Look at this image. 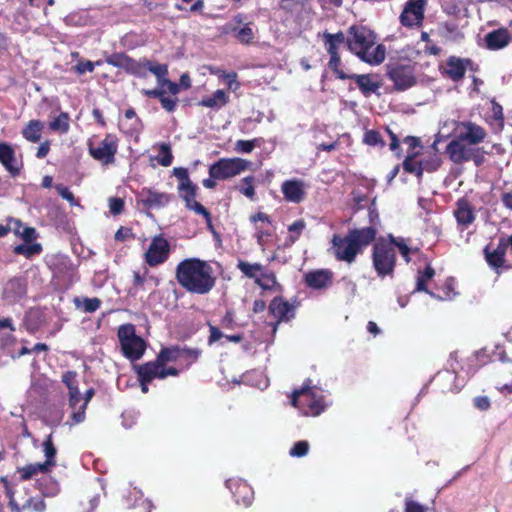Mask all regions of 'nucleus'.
Wrapping results in <instances>:
<instances>
[{
	"label": "nucleus",
	"mask_w": 512,
	"mask_h": 512,
	"mask_svg": "<svg viewBox=\"0 0 512 512\" xmlns=\"http://www.w3.org/2000/svg\"><path fill=\"white\" fill-rule=\"evenodd\" d=\"M175 277L182 288L198 295L208 294L216 284L212 266L199 258L181 261L176 266Z\"/></svg>",
	"instance_id": "1"
},
{
	"label": "nucleus",
	"mask_w": 512,
	"mask_h": 512,
	"mask_svg": "<svg viewBox=\"0 0 512 512\" xmlns=\"http://www.w3.org/2000/svg\"><path fill=\"white\" fill-rule=\"evenodd\" d=\"M198 354H157L154 361L133 365L138 378L152 382L154 379H165L178 376L197 360Z\"/></svg>",
	"instance_id": "2"
},
{
	"label": "nucleus",
	"mask_w": 512,
	"mask_h": 512,
	"mask_svg": "<svg viewBox=\"0 0 512 512\" xmlns=\"http://www.w3.org/2000/svg\"><path fill=\"white\" fill-rule=\"evenodd\" d=\"M348 39V47L351 52L356 54L362 61L370 65H379L385 60V46L375 45V35L365 27H351Z\"/></svg>",
	"instance_id": "3"
},
{
	"label": "nucleus",
	"mask_w": 512,
	"mask_h": 512,
	"mask_svg": "<svg viewBox=\"0 0 512 512\" xmlns=\"http://www.w3.org/2000/svg\"><path fill=\"white\" fill-rule=\"evenodd\" d=\"M290 403L306 416H318L324 411V398L313 390L310 379L292 392Z\"/></svg>",
	"instance_id": "4"
},
{
	"label": "nucleus",
	"mask_w": 512,
	"mask_h": 512,
	"mask_svg": "<svg viewBox=\"0 0 512 512\" xmlns=\"http://www.w3.org/2000/svg\"><path fill=\"white\" fill-rule=\"evenodd\" d=\"M252 163L242 158H222L212 164L209 175L218 180H225L248 170Z\"/></svg>",
	"instance_id": "5"
},
{
	"label": "nucleus",
	"mask_w": 512,
	"mask_h": 512,
	"mask_svg": "<svg viewBox=\"0 0 512 512\" xmlns=\"http://www.w3.org/2000/svg\"><path fill=\"white\" fill-rule=\"evenodd\" d=\"M372 261L379 277L389 276L393 273L396 263L394 248L387 243L379 242L373 247Z\"/></svg>",
	"instance_id": "6"
},
{
	"label": "nucleus",
	"mask_w": 512,
	"mask_h": 512,
	"mask_svg": "<svg viewBox=\"0 0 512 512\" xmlns=\"http://www.w3.org/2000/svg\"><path fill=\"white\" fill-rule=\"evenodd\" d=\"M118 150V139L113 134H107L99 142L90 140L88 151L91 157L102 165H111L115 162V155Z\"/></svg>",
	"instance_id": "7"
},
{
	"label": "nucleus",
	"mask_w": 512,
	"mask_h": 512,
	"mask_svg": "<svg viewBox=\"0 0 512 512\" xmlns=\"http://www.w3.org/2000/svg\"><path fill=\"white\" fill-rule=\"evenodd\" d=\"M118 338L122 352H145L146 343L144 339L135 332L132 324L121 325L118 329Z\"/></svg>",
	"instance_id": "8"
},
{
	"label": "nucleus",
	"mask_w": 512,
	"mask_h": 512,
	"mask_svg": "<svg viewBox=\"0 0 512 512\" xmlns=\"http://www.w3.org/2000/svg\"><path fill=\"white\" fill-rule=\"evenodd\" d=\"M169 254V242L161 235L155 236L145 253V261L149 266L155 267L164 263L168 259Z\"/></svg>",
	"instance_id": "9"
},
{
	"label": "nucleus",
	"mask_w": 512,
	"mask_h": 512,
	"mask_svg": "<svg viewBox=\"0 0 512 512\" xmlns=\"http://www.w3.org/2000/svg\"><path fill=\"white\" fill-rule=\"evenodd\" d=\"M27 294V282L23 277L9 279L2 289V300L7 305L20 302Z\"/></svg>",
	"instance_id": "10"
},
{
	"label": "nucleus",
	"mask_w": 512,
	"mask_h": 512,
	"mask_svg": "<svg viewBox=\"0 0 512 512\" xmlns=\"http://www.w3.org/2000/svg\"><path fill=\"white\" fill-rule=\"evenodd\" d=\"M332 249L337 260L347 262L348 264L353 263L360 253L354 242L349 240L347 234L344 237L334 235L332 238Z\"/></svg>",
	"instance_id": "11"
},
{
	"label": "nucleus",
	"mask_w": 512,
	"mask_h": 512,
	"mask_svg": "<svg viewBox=\"0 0 512 512\" xmlns=\"http://www.w3.org/2000/svg\"><path fill=\"white\" fill-rule=\"evenodd\" d=\"M426 0H409L400 15L402 25L412 27L422 23Z\"/></svg>",
	"instance_id": "12"
},
{
	"label": "nucleus",
	"mask_w": 512,
	"mask_h": 512,
	"mask_svg": "<svg viewBox=\"0 0 512 512\" xmlns=\"http://www.w3.org/2000/svg\"><path fill=\"white\" fill-rule=\"evenodd\" d=\"M226 487L232 492L237 504L248 507L254 499L252 487L242 479H228Z\"/></svg>",
	"instance_id": "13"
},
{
	"label": "nucleus",
	"mask_w": 512,
	"mask_h": 512,
	"mask_svg": "<svg viewBox=\"0 0 512 512\" xmlns=\"http://www.w3.org/2000/svg\"><path fill=\"white\" fill-rule=\"evenodd\" d=\"M473 149V145H470L464 140H460L456 135V137L447 145L446 153L452 162L461 164L471 161V158L473 157Z\"/></svg>",
	"instance_id": "14"
},
{
	"label": "nucleus",
	"mask_w": 512,
	"mask_h": 512,
	"mask_svg": "<svg viewBox=\"0 0 512 512\" xmlns=\"http://www.w3.org/2000/svg\"><path fill=\"white\" fill-rule=\"evenodd\" d=\"M509 248L512 250L510 236L507 238H501L497 247L493 250L489 245L486 246V248L484 249V253L485 259L489 266L496 270L502 267L505 262L504 256Z\"/></svg>",
	"instance_id": "15"
},
{
	"label": "nucleus",
	"mask_w": 512,
	"mask_h": 512,
	"mask_svg": "<svg viewBox=\"0 0 512 512\" xmlns=\"http://www.w3.org/2000/svg\"><path fill=\"white\" fill-rule=\"evenodd\" d=\"M459 129L457 136L460 140H464L473 146L483 142L487 135L483 127L470 121L461 122Z\"/></svg>",
	"instance_id": "16"
},
{
	"label": "nucleus",
	"mask_w": 512,
	"mask_h": 512,
	"mask_svg": "<svg viewBox=\"0 0 512 512\" xmlns=\"http://www.w3.org/2000/svg\"><path fill=\"white\" fill-rule=\"evenodd\" d=\"M349 240L354 242L356 248L362 252V250L370 245L376 238L377 229L374 226H368L363 228L351 229L347 233Z\"/></svg>",
	"instance_id": "17"
},
{
	"label": "nucleus",
	"mask_w": 512,
	"mask_h": 512,
	"mask_svg": "<svg viewBox=\"0 0 512 512\" xmlns=\"http://www.w3.org/2000/svg\"><path fill=\"white\" fill-rule=\"evenodd\" d=\"M270 314L279 322H287L294 318L295 307L281 297H275L269 305Z\"/></svg>",
	"instance_id": "18"
},
{
	"label": "nucleus",
	"mask_w": 512,
	"mask_h": 512,
	"mask_svg": "<svg viewBox=\"0 0 512 512\" xmlns=\"http://www.w3.org/2000/svg\"><path fill=\"white\" fill-rule=\"evenodd\" d=\"M388 76L398 90H405L415 83L412 70L408 66H396L389 71Z\"/></svg>",
	"instance_id": "19"
},
{
	"label": "nucleus",
	"mask_w": 512,
	"mask_h": 512,
	"mask_svg": "<svg viewBox=\"0 0 512 512\" xmlns=\"http://www.w3.org/2000/svg\"><path fill=\"white\" fill-rule=\"evenodd\" d=\"M141 202L149 208H162L169 204L172 196L165 192L144 188L139 194Z\"/></svg>",
	"instance_id": "20"
},
{
	"label": "nucleus",
	"mask_w": 512,
	"mask_h": 512,
	"mask_svg": "<svg viewBox=\"0 0 512 512\" xmlns=\"http://www.w3.org/2000/svg\"><path fill=\"white\" fill-rule=\"evenodd\" d=\"M333 273L328 269H318L305 274V283L312 289H323L330 285Z\"/></svg>",
	"instance_id": "21"
},
{
	"label": "nucleus",
	"mask_w": 512,
	"mask_h": 512,
	"mask_svg": "<svg viewBox=\"0 0 512 512\" xmlns=\"http://www.w3.org/2000/svg\"><path fill=\"white\" fill-rule=\"evenodd\" d=\"M304 183L301 180H287L283 182L281 191L285 199L292 203H300L305 196Z\"/></svg>",
	"instance_id": "22"
},
{
	"label": "nucleus",
	"mask_w": 512,
	"mask_h": 512,
	"mask_svg": "<svg viewBox=\"0 0 512 512\" xmlns=\"http://www.w3.org/2000/svg\"><path fill=\"white\" fill-rule=\"evenodd\" d=\"M470 64L471 61L469 59H461L451 56L446 61L445 73L453 81H459L464 77L467 66Z\"/></svg>",
	"instance_id": "23"
},
{
	"label": "nucleus",
	"mask_w": 512,
	"mask_h": 512,
	"mask_svg": "<svg viewBox=\"0 0 512 512\" xmlns=\"http://www.w3.org/2000/svg\"><path fill=\"white\" fill-rule=\"evenodd\" d=\"M348 78L355 81L365 97H369L371 94H378L381 87V84L373 80V77L369 74H352Z\"/></svg>",
	"instance_id": "24"
},
{
	"label": "nucleus",
	"mask_w": 512,
	"mask_h": 512,
	"mask_svg": "<svg viewBox=\"0 0 512 512\" xmlns=\"http://www.w3.org/2000/svg\"><path fill=\"white\" fill-rule=\"evenodd\" d=\"M62 382L67 386L69 391V406L75 409L81 401V393L76 380V373L67 371L62 375Z\"/></svg>",
	"instance_id": "25"
},
{
	"label": "nucleus",
	"mask_w": 512,
	"mask_h": 512,
	"mask_svg": "<svg viewBox=\"0 0 512 512\" xmlns=\"http://www.w3.org/2000/svg\"><path fill=\"white\" fill-rule=\"evenodd\" d=\"M510 34L504 29H497L489 32L485 36L486 46L490 50H499L506 47L510 43Z\"/></svg>",
	"instance_id": "26"
},
{
	"label": "nucleus",
	"mask_w": 512,
	"mask_h": 512,
	"mask_svg": "<svg viewBox=\"0 0 512 512\" xmlns=\"http://www.w3.org/2000/svg\"><path fill=\"white\" fill-rule=\"evenodd\" d=\"M454 216L458 224L463 226H468L475 219L473 208L465 199L458 200L457 207L454 211Z\"/></svg>",
	"instance_id": "27"
},
{
	"label": "nucleus",
	"mask_w": 512,
	"mask_h": 512,
	"mask_svg": "<svg viewBox=\"0 0 512 512\" xmlns=\"http://www.w3.org/2000/svg\"><path fill=\"white\" fill-rule=\"evenodd\" d=\"M0 162L11 174L19 172L14 150L7 143H0Z\"/></svg>",
	"instance_id": "28"
},
{
	"label": "nucleus",
	"mask_w": 512,
	"mask_h": 512,
	"mask_svg": "<svg viewBox=\"0 0 512 512\" xmlns=\"http://www.w3.org/2000/svg\"><path fill=\"white\" fill-rule=\"evenodd\" d=\"M229 97L224 90H217L211 96L203 98L199 105L219 110L228 103Z\"/></svg>",
	"instance_id": "29"
},
{
	"label": "nucleus",
	"mask_w": 512,
	"mask_h": 512,
	"mask_svg": "<svg viewBox=\"0 0 512 512\" xmlns=\"http://www.w3.org/2000/svg\"><path fill=\"white\" fill-rule=\"evenodd\" d=\"M50 469L44 463L27 464L23 467H18L17 472L20 474L21 481H28L36 476L38 473H47Z\"/></svg>",
	"instance_id": "30"
},
{
	"label": "nucleus",
	"mask_w": 512,
	"mask_h": 512,
	"mask_svg": "<svg viewBox=\"0 0 512 512\" xmlns=\"http://www.w3.org/2000/svg\"><path fill=\"white\" fill-rule=\"evenodd\" d=\"M43 128V122H41L40 120H31L28 122V124L24 127L22 131L23 137L32 143H37L41 139V133Z\"/></svg>",
	"instance_id": "31"
},
{
	"label": "nucleus",
	"mask_w": 512,
	"mask_h": 512,
	"mask_svg": "<svg viewBox=\"0 0 512 512\" xmlns=\"http://www.w3.org/2000/svg\"><path fill=\"white\" fill-rule=\"evenodd\" d=\"M44 321L45 316L40 309H30L25 314L24 322L26 328L31 332L36 331Z\"/></svg>",
	"instance_id": "32"
},
{
	"label": "nucleus",
	"mask_w": 512,
	"mask_h": 512,
	"mask_svg": "<svg viewBox=\"0 0 512 512\" xmlns=\"http://www.w3.org/2000/svg\"><path fill=\"white\" fill-rule=\"evenodd\" d=\"M345 41V36L342 32L336 34L324 33V42L327 52L330 55H338V47Z\"/></svg>",
	"instance_id": "33"
},
{
	"label": "nucleus",
	"mask_w": 512,
	"mask_h": 512,
	"mask_svg": "<svg viewBox=\"0 0 512 512\" xmlns=\"http://www.w3.org/2000/svg\"><path fill=\"white\" fill-rule=\"evenodd\" d=\"M241 340L240 335H225L217 327L210 326L209 344L219 342L222 346L228 342H239Z\"/></svg>",
	"instance_id": "34"
},
{
	"label": "nucleus",
	"mask_w": 512,
	"mask_h": 512,
	"mask_svg": "<svg viewBox=\"0 0 512 512\" xmlns=\"http://www.w3.org/2000/svg\"><path fill=\"white\" fill-rule=\"evenodd\" d=\"M146 61H136L128 56L124 70L134 76L145 78L147 76Z\"/></svg>",
	"instance_id": "35"
},
{
	"label": "nucleus",
	"mask_w": 512,
	"mask_h": 512,
	"mask_svg": "<svg viewBox=\"0 0 512 512\" xmlns=\"http://www.w3.org/2000/svg\"><path fill=\"white\" fill-rule=\"evenodd\" d=\"M43 450L46 457L44 462L45 465H48V468L51 470L52 467L56 465V447L53 443L52 434H49L45 441L43 442Z\"/></svg>",
	"instance_id": "36"
},
{
	"label": "nucleus",
	"mask_w": 512,
	"mask_h": 512,
	"mask_svg": "<svg viewBox=\"0 0 512 512\" xmlns=\"http://www.w3.org/2000/svg\"><path fill=\"white\" fill-rule=\"evenodd\" d=\"M306 227V223L304 220L299 219L293 222L291 225L288 226V232L289 235L286 238V246H291L294 244L300 237L301 233Z\"/></svg>",
	"instance_id": "37"
},
{
	"label": "nucleus",
	"mask_w": 512,
	"mask_h": 512,
	"mask_svg": "<svg viewBox=\"0 0 512 512\" xmlns=\"http://www.w3.org/2000/svg\"><path fill=\"white\" fill-rule=\"evenodd\" d=\"M237 267L239 270L248 278L256 279L260 275L261 271L263 270V266L259 263H248L245 261H239L237 264Z\"/></svg>",
	"instance_id": "38"
},
{
	"label": "nucleus",
	"mask_w": 512,
	"mask_h": 512,
	"mask_svg": "<svg viewBox=\"0 0 512 512\" xmlns=\"http://www.w3.org/2000/svg\"><path fill=\"white\" fill-rule=\"evenodd\" d=\"M255 283L264 290H272L276 285V276L273 272L263 268Z\"/></svg>",
	"instance_id": "39"
},
{
	"label": "nucleus",
	"mask_w": 512,
	"mask_h": 512,
	"mask_svg": "<svg viewBox=\"0 0 512 512\" xmlns=\"http://www.w3.org/2000/svg\"><path fill=\"white\" fill-rule=\"evenodd\" d=\"M233 32L235 33L236 39L242 44L251 43L255 36L252 23H247L240 28H234Z\"/></svg>",
	"instance_id": "40"
},
{
	"label": "nucleus",
	"mask_w": 512,
	"mask_h": 512,
	"mask_svg": "<svg viewBox=\"0 0 512 512\" xmlns=\"http://www.w3.org/2000/svg\"><path fill=\"white\" fill-rule=\"evenodd\" d=\"M435 275V271L431 266H427L423 272H419L417 276V286L416 291H424L431 296L434 294L426 288V283L433 278Z\"/></svg>",
	"instance_id": "41"
},
{
	"label": "nucleus",
	"mask_w": 512,
	"mask_h": 512,
	"mask_svg": "<svg viewBox=\"0 0 512 512\" xmlns=\"http://www.w3.org/2000/svg\"><path fill=\"white\" fill-rule=\"evenodd\" d=\"M21 512L27 510L28 512H44L46 503L42 497H30L26 502L20 506Z\"/></svg>",
	"instance_id": "42"
},
{
	"label": "nucleus",
	"mask_w": 512,
	"mask_h": 512,
	"mask_svg": "<svg viewBox=\"0 0 512 512\" xmlns=\"http://www.w3.org/2000/svg\"><path fill=\"white\" fill-rule=\"evenodd\" d=\"M153 73L158 81V84L163 87V82L168 75V67L165 64H154L151 61H146V71Z\"/></svg>",
	"instance_id": "43"
},
{
	"label": "nucleus",
	"mask_w": 512,
	"mask_h": 512,
	"mask_svg": "<svg viewBox=\"0 0 512 512\" xmlns=\"http://www.w3.org/2000/svg\"><path fill=\"white\" fill-rule=\"evenodd\" d=\"M499 198L502 205L512 211V181H505L501 187H499Z\"/></svg>",
	"instance_id": "44"
},
{
	"label": "nucleus",
	"mask_w": 512,
	"mask_h": 512,
	"mask_svg": "<svg viewBox=\"0 0 512 512\" xmlns=\"http://www.w3.org/2000/svg\"><path fill=\"white\" fill-rule=\"evenodd\" d=\"M173 175L179 180L178 191L196 186L189 178L188 170L183 167L173 169Z\"/></svg>",
	"instance_id": "45"
},
{
	"label": "nucleus",
	"mask_w": 512,
	"mask_h": 512,
	"mask_svg": "<svg viewBox=\"0 0 512 512\" xmlns=\"http://www.w3.org/2000/svg\"><path fill=\"white\" fill-rule=\"evenodd\" d=\"M403 169L415 174L419 179L421 178V165L419 160L416 159V153L408 154L403 162Z\"/></svg>",
	"instance_id": "46"
},
{
	"label": "nucleus",
	"mask_w": 512,
	"mask_h": 512,
	"mask_svg": "<svg viewBox=\"0 0 512 512\" xmlns=\"http://www.w3.org/2000/svg\"><path fill=\"white\" fill-rule=\"evenodd\" d=\"M49 127L52 131L60 132L62 134L67 133L69 130V116L67 113H61L52 122Z\"/></svg>",
	"instance_id": "47"
},
{
	"label": "nucleus",
	"mask_w": 512,
	"mask_h": 512,
	"mask_svg": "<svg viewBox=\"0 0 512 512\" xmlns=\"http://www.w3.org/2000/svg\"><path fill=\"white\" fill-rule=\"evenodd\" d=\"M0 482L3 484L5 489L6 496L9 499L8 505L11 508L12 512H21L20 505L16 502L14 498V489L11 483L8 481L6 477H1Z\"/></svg>",
	"instance_id": "48"
},
{
	"label": "nucleus",
	"mask_w": 512,
	"mask_h": 512,
	"mask_svg": "<svg viewBox=\"0 0 512 512\" xmlns=\"http://www.w3.org/2000/svg\"><path fill=\"white\" fill-rule=\"evenodd\" d=\"M14 331L15 327L11 318L0 319V337L3 338L5 344L12 339V333Z\"/></svg>",
	"instance_id": "49"
},
{
	"label": "nucleus",
	"mask_w": 512,
	"mask_h": 512,
	"mask_svg": "<svg viewBox=\"0 0 512 512\" xmlns=\"http://www.w3.org/2000/svg\"><path fill=\"white\" fill-rule=\"evenodd\" d=\"M157 161L161 166L168 167L172 164L173 155L171 153V148L168 144H162L160 146L159 155L157 156Z\"/></svg>",
	"instance_id": "50"
},
{
	"label": "nucleus",
	"mask_w": 512,
	"mask_h": 512,
	"mask_svg": "<svg viewBox=\"0 0 512 512\" xmlns=\"http://www.w3.org/2000/svg\"><path fill=\"white\" fill-rule=\"evenodd\" d=\"M196 191L197 186H193L188 189L179 191V195L185 202V206L187 209H190L191 206L196 202Z\"/></svg>",
	"instance_id": "51"
},
{
	"label": "nucleus",
	"mask_w": 512,
	"mask_h": 512,
	"mask_svg": "<svg viewBox=\"0 0 512 512\" xmlns=\"http://www.w3.org/2000/svg\"><path fill=\"white\" fill-rule=\"evenodd\" d=\"M128 56L123 53H114L105 58V62L118 68H125Z\"/></svg>",
	"instance_id": "52"
},
{
	"label": "nucleus",
	"mask_w": 512,
	"mask_h": 512,
	"mask_svg": "<svg viewBox=\"0 0 512 512\" xmlns=\"http://www.w3.org/2000/svg\"><path fill=\"white\" fill-rule=\"evenodd\" d=\"M363 142L369 146H376L378 144H380L381 146L384 145L380 133L376 130L366 131V133L364 134Z\"/></svg>",
	"instance_id": "53"
},
{
	"label": "nucleus",
	"mask_w": 512,
	"mask_h": 512,
	"mask_svg": "<svg viewBox=\"0 0 512 512\" xmlns=\"http://www.w3.org/2000/svg\"><path fill=\"white\" fill-rule=\"evenodd\" d=\"M309 451V443L305 440L296 442L290 449V455L293 457H303Z\"/></svg>",
	"instance_id": "54"
},
{
	"label": "nucleus",
	"mask_w": 512,
	"mask_h": 512,
	"mask_svg": "<svg viewBox=\"0 0 512 512\" xmlns=\"http://www.w3.org/2000/svg\"><path fill=\"white\" fill-rule=\"evenodd\" d=\"M55 189L57 190L58 194L63 199H65L66 201H68L70 203L71 206H78L79 205V203L75 199L73 193L66 186H64L62 184H57V185H55Z\"/></svg>",
	"instance_id": "55"
},
{
	"label": "nucleus",
	"mask_w": 512,
	"mask_h": 512,
	"mask_svg": "<svg viewBox=\"0 0 512 512\" xmlns=\"http://www.w3.org/2000/svg\"><path fill=\"white\" fill-rule=\"evenodd\" d=\"M254 178L252 176L245 177L242 182L243 186L240 188V192L249 199H253L255 196V189L253 186Z\"/></svg>",
	"instance_id": "56"
},
{
	"label": "nucleus",
	"mask_w": 512,
	"mask_h": 512,
	"mask_svg": "<svg viewBox=\"0 0 512 512\" xmlns=\"http://www.w3.org/2000/svg\"><path fill=\"white\" fill-rule=\"evenodd\" d=\"M40 251H41V246L39 244H34V245L22 244V245L16 246V248H15L16 253L22 254L25 256H31L33 254H38V253H40Z\"/></svg>",
	"instance_id": "57"
},
{
	"label": "nucleus",
	"mask_w": 512,
	"mask_h": 512,
	"mask_svg": "<svg viewBox=\"0 0 512 512\" xmlns=\"http://www.w3.org/2000/svg\"><path fill=\"white\" fill-rule=\"evenodd\" d=\"M256 146V140H238L235 143V151L238 153H251Z\"/></svg>",
	"instance_id": "58"
},
{
	"label": "nucleus",
	"mask_w": 512,
	"mask_h": 512,
	"mask_svg": "<svg viewBox=\"0 0 512 512\" xmlns=\"http://www.w3.org/2000/svg\"><path fill=\"white\" fill-rule=\"evenodd\" d=\"M74 411L72 412L71 416H70V421H68V424L70 426H73V425H76V424H79L81 422L84 421L85 419V410H86V403H83L78 410L73 409Z\"/></svg>",
	"instance_id": "59"
},
{
	"label": "nucleus",
	"mask_w": 512,
	"mask_h": 512,
	"mask_svg": "<svg viewBox=\"0 0 512 512\" xmlns=\"http://www.w3.org/2000/svg\"><path fill=\"white\" fill-rule=\"evenodd\" d=\"M340 62H341V60H340L339 54L338 55H330V60H329L330 69H332L340 79H347L349 77V75H346L343 71H341L339 69Z\"/></svg>",
	"instance_id": "60"
},
{
	"label": "nucleus",
	"mask_w": 512,
	"mask_h": 512,
	"mask_svg": "<svg viewBox=\"0 0 512 512\" xmlns=\"http://www.w3.org/2000/svg\"><path fill=\"white\" fill-rule=\"evenodd\" d=\"M421 165V176L424 171L432 172L435 171L439 167V161L437 158H431L430 160L421 159L419 160Z\"/></svg>",
	"instance_id": "61"
},
{
	"label": "nucleus",
	"mask_w": 512,
	"mask_h": 512,
	"mask_svg": "<svg viewBox=\"0 0 512 512\" xmlns=\"http://www.w3.org/2000/svg\"><path fill=\"white\" fill-rule=\"evenodd\" d=\"M101 305V300L98 298H85L83 300V309L87 313L95 312Z\"/></svg>",
	"instance_id": "62"
},
{
	"label": "nucleus",
	"mask_w": 512,
	"mask_h": 512,
	"mask_svg": "<svg viewBox=\"0 0 512 512\" xmlns=\"http://www.w3.org/2000/svg\"><path fill=\"white\" fill-rule=\"evenodd\" d=\"M189 210L194 211L198 215H202L205 218L207 224L209 226L211 225V215L209 211L201 203L196 201Z\"/></svg>",
	"instance_id": "63"
},
{
	"label": "nucleus",
	"mask_w": 512,
	"mask_h": 512,
	"mask_svg": "<svg viewBox=\"0 0 512 512\" xmlns=\"http://www.w3.org/2000/svg\"><path fill=\"white\" fill-rule=\"evenodd\" d=\"M405 512H426V508L420 503L407 498L405 500Z\"/></svg>",
	"instance_id": "64"
}]
</instances>
